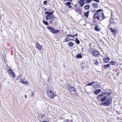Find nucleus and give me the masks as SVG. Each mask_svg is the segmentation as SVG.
Instances as JSON below:
<instances>
[{
  "label": "nucleus",
  "mask_w": 122,
  "mask_h": 122,
  "mask_svg": "<svg viewBox=\"0 0 122 122\" xmlns=\"http://www.w3.org/2000/svg\"><path fill=\"white\" fill-rule=\"evenodd\" d=\"M102 90L101 89H96L94 91V94L97 95L98 94L100 93L101 91Z\"/></svg>",
  "instance_id": "9d476101"
},
{
  "label": "nucleus",
  "mask_w": 122,
  "mask_h": 122,
  "mask_svg": "<svg viewBox=\"0 0 122 122\" xmlns=\"http://www.w3.org/2000/svg\"><path fill=\"white\" fill-rule=\"evenodd\" d=\"M92 6L95 9H96L98 7V4L96 3H94L92 4Z\"/></svg>",
  "instance_id": "dca6fc26"
},
{
  "label": "nucleus",
  "mask_w": 122,
  "mask_h": 122,
  "mask_svg": "<svg viewBox=\"0 0 122 122\" xmlns=\"http://www.w3.org/2000/svg\"><path fill=\"white\" fill-rule=\"evenodd\" d=\"M110 21L111 23H113L114 22V19L112 18H110Z\"/></svg>",
  "instance_id": "c85d7f7f"
},
{
  "label": "nucleus",
  "mask_w": 122,
  "mask_h": 122,
  "mask_svg": "<svg viewBox=\"0 0 122 122\" xmlns=\"http://www.w3.org/2000/svg\"><path fill=\"white\" fill-rule=\"evenodd\" d=\"M53 34L57 33L59 31H50Z\"/></svg>",
  "instance_id": "473e14b6"
},
{
  "label": "nucleus",
  "mask_w": 122,
  "mask_h": 122,
  "mask_svg": "<svg viewBox=\"0 0 122 122\" xmlns=\"http://www.w3.org/2000/svg\"><path fill=\"white\" fill-rule=\"evenodd\" d=\"M75 11L76 12V13H78V15L79 14V13H80L81 12L79 10H75Z\"/></svg>",
  "instance_id": "58836bf2"
},
{
  "label": "nucleus",
  "mask_w": 122,
  "mask_h": 122,
  "mask_svg": "<svg viewBox=\"0 0 122 122\" xmlns=\"http://www.w3.org/2000/svg\"><path fill=\"white\" fill-rule=\"evenodd\" d=\"M76 57L77 58H81L82 56L80 54H79L76 56Z\"/></svg>",
  "instance_id": "aec40b11"
},
{
  "label": "nucleus",
  "mask_w": 122,
  "mask_h": 122,
  "mask_svg": "<svg viewBox=\"0 0 122 122\" xmlns=\"http://www.w3.org/2000/svg\"><path fill=\"white\" fill-rule=\"evenodd\" d=\"M94 1L97 2H100L99 0H93Z\"/></svg>",
  "instance_id": "37998d69"
},
{
  "label": "nucleus",
  "mask_w": 122,
  "mask_h": 122,
  "mask_svg": "<svg viewBox=\"0 0 122 122\" xmlns=\"http://www.w3.org/2000/svg\"><path fill=\"white\" fill-rule=\"evenodd\" d=\"M90 10L86 12H85L84 14V15L86 17H88V16L89 12L90 11Z\"/></svg>",
  "instance_id": "a211bd4d"
},
{
  "label": "nucleus",
  "mask_w": 122,
  "mask_h": 122,
  "mask_svg": "<svg viewBox=\"0 0 122 122\" xmlns=\"http://www.w3.org/2000/svg\"><path fill=\"white\" fill-rule=\"evenodd\" d=\"M47 4V1H44L43 4L44 5H46Z\"/></svg>",
  "instance_id": "ea45409f"
},
{
  "label": "nucleus",
  "mask_w": 122,
  "mask_h": 122,
  "mask_svg": "<svg viewBox=\"0 0 122 122\" xmlns=\"http://www.w3.org/2000/svg\"><path fill=\"white\" fill-rule=\"evenodd\" d=\"M106 93H107V95L108 96H109L111 94L110 93L108 92V93H107V92H106Z\"/></svg>",
  "instance_id": "79ce46f5"
},
{
  "label": "nucleus",
  "mask_w": 122,
  "mask_h": 122,
  "mask_svg": "<svg viewBox=\"0 0 122 122\" xmlns=\"http://www.w3.org/2000/svg\"><path fill=\"white\" fill-rule=\"evenodd\" d=\"M75 42H76V43L77 44H78L79 43H80V41H79V40L77 39V38H76V39L75 40Z\"/></svg>",
  "instance_id": "c756f323"
},
{
  "label": "nucleus",
  "mask_w": 122,
  "mask_h": 122,
  "mask_svg": "<svg viewBox=\"0 0 122 122\" xmlns=\"http://www.w3.org/2000/svg\"><path fill=\"white\" fill-rule=\"evenodd\" d=\"M90 11H92V12H94L95 11H96V10H90Z\"/></svg>",
  "instance_id": "c03bdc74"
},
{
  "label": "nucleus",
  "mask_w": 122,
  "mask_h": 122,
  "mask_svg": "<svg viewBox=\"0 0 122 122\" xmlns=\"http://www.w3.org/2000/svg\"><path fill=\"white\" fill-rule=\"evenodd\" d=\"M53 11L50 12H48L47 11L45 12V14H47L46 17V20H50L54 16L53 14Z\"/></svg>",
  "instance_id": "f03ea898"
},
{
  "label": "nucleus",
  "mask_w": 122,
  "mask_h": 122,
  "mask_svg": "<svg viewBox=\"0 0 122 122\" xmlns=\"http://www.w3.org/2000/svg\"><path fill=\"white\" fill-rule=\"evenodd\" d=\"M71 3L70 2H68L66 3V5H69L71 4Z\"/></svg>",
  "instance_id": "c9c22d12"
},
{
  "label": "nucleus",
  "mask_w": 122,
  "mask_h": 122,
  "mask_svg": "<svg viewBox=\"0 0 122 122\" xmlns=\"http://www.w3.org/2000/svg\"><path fill=\"white\" fill-rule=\"evenodd\" d=\"M69 1H72V0H68Z\"/></svg>",
  "instance_id": "de8ad7c7"
},
{
  "label": "nucleus",
  "mask_w": 122,
  "mask_h": 122,
  "mask_svg": "<svg viewBox=\"0 0 122 122\" xmlns=\"http://www.w3.org/2000/svg\"><path fill=\"white\" fill-rule=\"evenodd\" d=\"M80 0L79 1V4L81 7H82L84 5V0Z\"/></svg>",
  "instance_id": "9b49d317"
},
{
  "label": "nucleus",
  "mask_w": 122,
  "mask_h": 122,
  "mask_svg": "<svg viewBox=\"0 0 122 122\" xmlns=\"http://www.w3.org/2000/svg\"><path fill=\"white\" fill-rule=\"evenodd\" d=\"M32 94H33V93L32 92Z\"/></svg>",
  "instance_id": "3c124183"
},
{
  "label": "nucleus",
  "mask_w": 122,
  "mask_h": 122,
  "mask_svg": "<svg viewBox=\"0 0 122 122\" xmlns=\"http://www.w3.org/2000/svg\"><path fill=\"white\" fill-rule=\"evenodd\" d=\"M42 122H48V121H43Z\"/></svg>",
  "instance_id": "49530a36"
},
{
  "label": "nucleus",
  "mask_w": 122,
  "mask_h": 122,
  "mask_svg": "<svg viewBox=\"0 0 122 122\" xmlns=\"http://www.w3.org/2000/svg\"><path fill=\"white\" fill-rule=\"evenodd\" d=\"M70 38H72V37H70Z\"/></svg>",
  "instance_id": "8fccbe9b"
},
{
  "label": "nucleus",
  "mask_w": 122,
  "mask_h": 122,
  "mask_svg": "<svg viewBox=\"0 0 122 122\" xmlns=\"http://www.w3.org/2000/svg\"><path fill=\"white\" fill-rule=\"evenodd\" d=\"M48 95L49 98L51 99H53L54 97L56 96L55 94H54L53 92L51 91L49 92Z\"/></svg>",
  "instance_id": "0eeeda50"
},
{
  "label": "nucleus",
  "mask_w": 122,
  "mask_h": 122,
  "mask_svg": "<svg viewBox=\"0 0 122 122\" xmlns=\"http://www.w3.org/2000/svg\"><path fill=\"white\" fill-rule=\"evenodd\" d=\"M94 51V49L92 48L90 49L89 50V51L91 52H92V53Z\"/></svg>",
  "instance_id": "72a5a7b5"
},
{
  "label": "nucleus",
  "mask_w": 122,
  "mask_h": 122,
  "mask_svg": "<svg viewBox=\"0 0 122 122\" xmlns=\"http://www.w3.org/2000/svg\"><path fill=\"white\" fill-rule=\"evenodd\" d=\"M20 82L21 83L24 84L25 85L27 83V81H24L22 79H21L20 80Z\"/></svg>",
  "instance_id": "4be33fe9"
},
{
  "label": "nucleus",
  "mask_w": 122,
  "mask_h": 122,
  "mask_svg": "<svg viewBox=\"0 0 122 122\" xmlns=\"http://www.w3.org/2000/svg\"><path fill=\"white\" fill-rule=\"evenodd\" d=\"M116 62V61H112L110 62L109 64H110V65L111 64L112 65L114 66L115 65Z\"/></svg>",
  "instance_id": "bb28decb"
},
{
  "label": "nucleus",
  "mask_w": 122,
  "mask_h": 122,
  "mask_svg": "<svg viewBox=\"0 0 122 122\" xmlns=\"http://www.w3.org/2000/svg\"><path fill=\"white\" fill-rule=\"evenodd\" d=\"M95 30H100V29L98 28L97 26H96L95 28Z\"/></svg>",
  "instance_id": "2f4dec72"
},
{
  "label": "nucleus",
  "mask_w": 122,
  "mask_h": 122,
  "mask_svg": "<svg viewBox=\"0 0 122 122\" xmlns=\"http://www.w3.org/2000/svg\"><path fill=\"white\" fill-rule=\"evenodd\" d=\"M103 66L105 69H106L110 66V65L109 64H108L107 65H104Z\"/></svg>",
  "instance_id": "412c9836"
},
{
  "label": "nucleus",
  "mask_w": 122,
  "mask_h": 122,
  "mask_svg": "<svg viewBox=\"0 0 122 122\" xmlns=\"http://www.w3.org/2000/svg\"><path fill=\"white\" fill-rule=\"evenodd\" d=\"M102 11L101 9H99L93 15V18L95 19H97L98 20H99V16L100 13V12H101Z\"/></svg>",
  "instance_id": "20e7f679"
},
{
  "label": "nucleus",
  "mask_w": 122,
  "mask_h": 122,
  "mask_svg": "<svg viewBox=\"0 0 122 122\" xmlns=\"http://www.w3.org/2000/svg\"><path fill=\"white\" fill-rule=\"evenodd\" d=\"M73 44L72 42L70 41L69 42L68 46L69 47H72L73 46Z\"/></svg>",
  "instance_id": "6ab92c4d"
},
{
  "label": "nucleus",
  "mask_w": 122,
  "mask_h": 122,
  "mask_svg": "<svg viewBox=\"0 0 122 122\" xmlns=\"http://www.w3.org/2000/svg\"><path fill=\"white\" fill-rule=\"evenodd\" d=\"M110 58L108 57H105L104 59V62L106 63H108L109 62Z\"/></svg>",
  "instance_id": "f8f14e48"
},
{
  "label": "nucleus",
  "mask_w": 122,
  "mask_h": 122,
  "mask_svg": "<svg viewBox=\"0 0 122 122\" xmlns=\"http://www.w3.org/2000/svg\"><path fill=\"white\" fill-rule=\"evenodd\" d=\"M67 87L68 90L71 94H74L75 93L76 90L71 85H68Z\"/></svg>",
  "instance_id": "39448f33"
},
{
  "label": "nucleus",
  "mask_w": 122,
  "mask_h": 122,
  "mask_svg": "<svg viewBox=\"0 0 122 122\" xmlns=\"http://www.w3.org/2000/svg\"><path fill=\"white\" fill-rule=\"evenodd\" d=\"M91 1V0H85V2L88 3H90Z\"/></svg>",
  "instance_id": "e433bc0d"
},
{
  "label": "nucleus",
  "mask_w": 122,
  "mask_h": 122,
  "mask_svg": "<svg viewBox=\"0 0 122 122\" xmlns=\"http://www.w3.org/2000/svg\"><path fill=\"white\" fill-rule=\"evenodd\" d=\"M76 35L73 36L69 34L67 35H66V38L65 39V40L63 41V42L70 40H73L74 39V36Z\"/></svg>",
  "instance_id": "7ed1b4c3"
},
{
  "label": "nucleus",
  "mask_w": 122,
  "mask_h": 122,
  "mask_svg": "<svg viewBox=\"0 0 122 122\" xmlns=\"http://www.w3.org/2000/svg\"><path fill=\"white\" fill-rule=\"evenodd\" d=\"M99 54V52L97 51H95L92 52V55L96 57H97Z\"/></svg>",
  "instance_id": "6e6552de"
},
{
  "label": "nucleus",
  "mask_w": 122,
  "mask_h": 122,
  "mask_svg": "<svg viewBox=\"0 0 122 122\" xmlns=\"http://www.w3.org/2000/svg\"><path fill=\"white\" fill-rule=\"evenodd\" d=\"M95 64L96 65H98L99 64V62L96 59H95L94 60Z\"/></svg>",
  "instance_id": "393cba45"
},
{
  "label": "nucleus",
  "mask_w": 122,
  "mask_h": 122,
  "mask_svg": "<svg viewBox=\"0 0 122 122\" xmlns=\"http://www.w3.org/2000/svg\"><path fill=\"white\" fill-rule=\"evenodd\" d=\"M56 19L55 17L54 16L53 18L51 19L49 21V22L51 24H53L55 25L56 24Z\"/></svg>",
  "instance_id": "423d86ee"
},
{
  "label": "nucleus",
  "mask_w": 122,
  "mask_h": 122,
  "mask_svg": "<svg viewBox=\"0 0 122 122\" xmlns=\"http://www.w3.org/2000/svg\"><path fill=\"white\" fill-rule=\"evenodd\" d=\"M99 15V20H102L105 18L103 12L100 13Z\"/></svg>",
  "instance_id": "1a4fd4ad"
},
{
  "label": "nucleus",
  "mask_w": 122,
  "mask_h": 122,
  "mask_svg": "<svg viewBox=\"0 0 122 122\" xmlns=\"http://www.w3.org/2000/svg\"><path fill=\"white\" fill-rule=\"evenodd\" d=\"M25 98H26V97H27V96H26V95H25Z\"/></svg>",
  "instance_id": "a18cd8bd"
},
{
  "label": "nucleus",
  "mask_w": 122,
  "mask_h": 122,
  "mask_svg": "<svg viewBox=\"0 0 122 122\" xmlns=\"http://www.w3.org/2000/svg\"><path fill=\"white\" fill-rule=\"evenodd\" d=\"M103 94H100L97 97V98H98V99H99L101 98L103 96Z\"/></svg>",
  "instance_id": "b1692460"
},
{
  "label": "nucleus",
  "mask_w": 122,
  "mask_h": 122,
  "mask_svg": "<svg viewBox=\"0 0 122 122\" xmlns=\"http://www.w3.org/2000/svg\"><path fill=\"white\" fill-rule=\"evenodd\" d=\"M107 98V97L106 96H104V97L101 98L100 100V101L102 102H103L105 101L106 100Z\"/></svg>",
  "instance_id": "f3484780"
},
{
  "label": "nucleus",
  "mask_w": 122,
  "mask_h": 122,
  "mask_svg": "<svg viewBox=\"0 0 122 122\" xmlns=\"http://www.w3.org/2000/svg\"><path fill=\"white\" fill-rule=\"evenodd\" d=\"M96 83V82L95 81H93L89 83L87 85V86H91L94 83Z\"/></svg>",
  "instance_id": "a878e982"
},
{
  "label": "nucleus",
  "mask_w": 122,
  "mask_h": 122,
  "mask_svg": "<svg viewBox=\"0 0 122 122\" xmlns=\"http://www.w3.org/2000/svg\"><path fill=\"white\" fill-rule=\"evenodd\" d=\"M36 47L37 49L39 50L41 49L42 48V46H41L40 45L37 43H36Z\"/></svg>",
  "instance_id": "ddd939ff"
},
{
  "label": "nucleus",
  "mask_w": 122,
  "mask_h": 122,
  "mask_svg": "<svg viewBox=\"0 0 122 122\" xmlns=\"http://www.w3.org/2000/svg\"><path fill=\"white\" fill-rule=\"evenodd\" d=\"M45 25H48L49 24L48 23V22L46 21H43Z\"/></svg>",
  "instance_id": "4c0bfd02"
},
{
  "label": "nucleus",
  "mask_w": 122,
  "mask_h": 122,
  "mask_svg": "<svg viewBox=\"0 0 122 122\" xmlns=\"http://www.w3.org/2000/svg\"><path fill=\"white\" fill-rule=\"evenodd\" d=\"M10 73L11 74L12 76L13 77H15V74L14 73L13 71H12L11 72H10Z\"/></svg>",
  "instance_id": "7c9ffc66"
},
{
  "label": "nucleus",
  "mask_w": 122,
  "mask_h": 122,
  "mask_svg": "<svg viewBox=\"0 0 122 122\" xmlns=\"http://www.w3.org/2000/svg\"><path fill=\"white\" fill-rule=\"evenodd\" d=\"M112 33L114 35H115L116 34L117 32L116 31H111Z\"/></svg>",
  "instance_id": "f704fd0d"
},
{
  "label": "nucleus",
  "mask_w": 122,
  "mask_h": 122,
  "mask_svg": "<svg viewBox=\"0 0 122 122\" xmlns=\"http://www.w3.org/2000/svg\"><path fill=\"white\" fill-rule=\"evenodd\" d=\"M8 70L10 73V72H11L12 71H13L10 68L8 69Z\"/></svg>",
  "instance_id": "a19ab883"
},
{
  "label": "nucleus",
  "mask_w": 122,
  "mask_h": 122,
  "mask_svg": "<svg viewBox=\"0 0 122 122\" xmlns=\"http://www.w3.org/2000/svg\"><path fill=\"white\" fill-rule=\"evenodd\" d=\"M90 6L89 5H87L84 6V8L86 10H88Z\"/></svg>",
  "instance_id": "5701e85b"
},
{
  "label": "nucleus",
  "mask_w": 122,
  "mask_h": 122,
  "mask_svg": "<svg viewBox=\"0 0 122 122\" xmlns=\"http://www.w3.org/2000/svg\"><path fill=\"white\" fill-rule=\"evenodd\" d=\"M108 30H115L112 28L110 26H109L108 27Z\"/></svg>",
  "instance_id": "cd10ccee"
},
{
  "label": "nucleus",
  "mask_w": 122,
  "mask_h": 122,
  "mask_svg": "<svg viewBox=\"0 0 122 122\" xmlns=\"http://www.w3.org/2000/svg\"><path fill=\"white\" fill-rule=\"evenodd\" d=\"M66 0H65V1Z\"/></svg>",
  "instance_id": "603ef678"
},
{
  "label": "nucleus",
  "mask_w": 122,
  "mask_h": 122,
  "mask_svg": "<svg viewBox=\"0 0 122 122\" xmlns=\"http://www.w3.org/2000/svg\"><path fill=\"white\" fill-rule=\"evenodd\" d=\"M96 84L95 85V84H93L92 85L93 87L94 88L95 87L96 88H100L101 87V85L98 84H97L96 82Z\"/></svg>",
  "instance_id": "4468645a"
},
{
  "label": "nucleus",
  "mask_w": 122,
  "mask_h": 122,
  "mask_svg": "<svg viewBox=\"0 0 122 122\" xmlns=\"http://www.w3.org/2000/svg\"><path fill=\"white\" fill-rule=\"evenodd\" d=\"M65 122H68V121H66Z\"/></svg>",
  "instance_id": "09e8293b"
},
{
  "label": "nucleus",
  "mask_w": 122,
  "mask_h": 122,
  "mask_svg": "<svg viewBox=\"0 0 122 122\" xmlns=\"http://www.w3.org/2000/svg\"><path fill=\"white\" fill-rule=\"evenodd\" d=\"M106 100L105 102L101 103V104H100V105L107 106L112 104V99L111 98H109Z\"/></svg>",
  "instance_id": "f257e3e1"
},
{
  "label": "nucleus",
  "mask_w": 122,
  "mask_h": 122,
  "mask_svg": "<svg viewBox=\"0 0 122 122\" xmlns=\"http://www.w3.org/2000/svg\"><path fill=\"white\" fill-rule=\"evenodd\" d=\"M47 30H55V29L53 27H51L50 26H48L47 28Z\"/></svg>",
  "instance_id": "2eb2a0df"
}]
</instances>
